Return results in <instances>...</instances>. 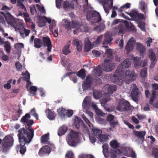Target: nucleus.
Returning <instances> with one entry per match:
<instances>
[{
    "label": "nucleus",
    "mask_w": 158,
    "mask_h": 158,
    "mask_svg": "<svg viewBox=\"0 0 158 158\" xmlns=\"http://www.w3.org/2000/svg\"><path fill=\"white\" fill-rule=\"evenodd\" d=\"M104 37L105 39L102 44L103 45V47L106 48L108 47V46L107 45L110 44L112 41L113 39L111 35L108 33L105 34Z\"/></svg>",
    "instance_id": "16"
},
{
    "label": "nucleus",
    "mask_w": 158,
    "mask_h": 158,
    "mask_svg": "<svg viewBox=\"0 0 158 158\" xmlns=\"http://www.w3.org/2000/svg\"><path fill=\"white\" fill-rule=\"evenodd\" d=\"M37 88L36 86H31L30 87L29 92L30 95L31 96H33L36 94V92L37 91Z\"/></svg>",
    "instance_id": "37"
},
{
    "label": "nucleus",
    "mask_w": 158,
    "mask_h": 158,
    "mask_svg": "<svg viewBox=\"0 0 158 158\" xmlns=\"http://www.w3.org/2000/svg\"><path fill=\"white\" fill-rule=\"evenodd\" d=\"M103 37V36L102 35H101L97 38L96 41L93 43V45L95 47L97 46L101 42Z\"/></svg>",
    "instance_id": "43"
},
{
    "label": "nucleus",
    "mask_w": 158,
    "mask_h": 158,
    "mask_svg": "<svg viewBox=\"0 0 158 158\" xmlns=\"http://www.w3.org/2000/svg\"><path fill=\"white\" fill-rule=\"evenodd\" d=\"M139 6L141 10H143L144 12H145L147 6L145 5V2L143 1H141L139 2Z\"/></svg>",
    "instance_id": "50"
},
{
    "label": "nucleus",
    "mask_w": 158,
    "mask_h": 158,
    "mask_svg": "<svg viewBox=\"0 0 158 158\" xmlns=\"http://www.w3.org/2000/svg\"><path fill=\"white\" fill-rule=\"evenodd\" d=\"M134 135L143 142L144 140V136L146 132L145 131H138L135 130L133 131Z\"/></svg>",
    "instance_id": "20"
},
{
    "label": "nucleus",
    "mask_w": 158,
    "mask_h": 158,
    "mask_svg": "<svg viewBox=\"0 0 158 158\" xmlns=\"http://www.w3.org/2000/svg\"><path fill=\"white\" fill-rule=\"evenodd\" d=\"M114 116L112 114H110L106 118L107 122H110L114 120Z\"/></svg>",
    "instance_id": "64"
},
{
    "label": "nucleus",
    "mask_w": 158,
    "mask_h": 158,
    "mask_svg": "<svg viewBox=\"0 0 158 158\" xmlns=\"http://www.w3.org/2000/svg\"><path fill=\"white\" fill-rule=\"evenodd\" d=\"M127 13L129 15L133 20L138 23V26L141 30L145 31V23L141 21L144 18L143 14H139L135 10H132L129 13L128 12Z\"/></svg>",
    "instance_id": "4"
},
{
    "label": "nucleus",
    "mask_w": 158,
    "mask_h": 158,
    "mask_svg": "<svg viewBox=\"0 0 158 158\" xmlns=\"http://www.w3.org/2000/svg\"><path fill=\"white\" fill-rule=\"evenodd\" d=\"M152 155L156 158H158V148H153L152 151Z\"/></svg>",
    "instance_id": "54"
},
{
    "label": "nucleus",
    "mask_w": 158,
    "mask_h": 158,
    "mask_svg": "<svg viewBox=\"0 0 158 158\" xmlns=\"http://www.w3.org/2000/svg\"><path fill=\"white\" fill-rule=\"evenodd\" d=\"M5 12H0V22L3 23L5 22Z\"/></svg>",
    "instance_id": "58"
},
{
    "label": "nucleus",
    "mask_w": 158,
    "mask_h": 158,
    "mask_svg": "<svg viewBox=\"0 0 158 158\" xmlns=\"http://www.w3.org/2000/svg\"><path fill=\"white\" fill-rule=\"evenodd\" d=\"M92 131L95 136H98V137L99 135H101L102 133V131L101 130L96 128H93L92 129Z\"/></svg>",
    "instance_id": "36"
},
{
    "label": "nucleus",
    "mask_w": 158,
    "mask_h": 158,
    "mask_svg": "<svg viewBox=\"0 0 158 158\" xmlns=\"http://www.w3.org/2000/svg\"><path fill=\"white\" fill-rule=\"evenodd\" d=\"M72 23L71 22H67L64 25V27L66 29L68 30H69L72 28Z\"/></svg>",
    "instance_id": "60"
},
{
    "label": "nucleus",
    "mask_w": 158,
    "mask_h": 158,
    "mask_svg": "<svg viewBox=\"0 0 158 158\" xmlns=\"http://www.w3.org/2000/svg\"><path fill=\"white\" fill-rule=\"evenodd\" d=\"M15 65L18 71L22 69V66L19 62H16L15 63Z\"/></svg>",
    "instance_id": "63"
},
{
    "label": "nucleus",
    "mask_w": 158,
    "mask_h": 158,
    "mask_svg": "<svg viewBox=\"0 0 158 158\" xmlns=\"http://www.w3.org/2000/svg\"><path fill=\"white\" fill-rule=\"evenodd\" d=\"M111 148L116 149L119 147L120 144L116 140H113L110 143Z\"/></svg>",
    "instance_id": "33"
},
{
    "label": "nucleus",
    "mask_w": 158,
    "mask_h": 158,
    "mask_svg": "<svg viewBox=\"0 0 158 158\" xmlns=\"http://www.w3.org/2000/svg\"><path fill=\"white\" fill-rule=\"evenodd\" d=\"M22 75L25 76L23 80L26 81L27 82H29L30 84H31V82H29V79L30 78V73L28 71H26L24 73H23Z\"/></svg>",
    "instance_id": "45"
},
{
    "label": "nucleus",
    "mask_w": 158,
    "mask_h": 158,
    "mask_svg": "<svg viewBox=\"0 0 158 158\" xmlns=\"http://www.w3.org/2000/svg\"><path fill=\"white\" fill-rule=\"evenodd\" d=\"M110 3L109 4V2H107V4L102 5L104 9L107 14H108L110 10L113 6V1L112 0L110 1Z\"/></svg>",
    "instance_id": "27"
},
{
    "label": "nucleus",
    "mask_w": 158,
    "mask_h": 158,
    "mask_svg": "<svg viewBox=\"0 0 158 158\" xmlns=\"http://www.w3.org/2000/svg\"><path fill=\"white\" fill-rule=\"evenodd\" d=\"M45 112L46 113L47 117L49 120H52L55 119V114L50 110L47 109Z\"/></svg>",
    "instance_id": "23"
},
{
    "label": "nucleus",
    "mask_w": 158,
    "mask_h": 158,
    "mask_svg": "<svg viewBox=\"0 0 158 158\" xmlns=\"http://www.w3.org/2000/svg\"><path fill=\"white\" fill-rule=\"evenodd\" d=\"M98 139L100 142H103L106 141L108 139V136L105 135H101L98 137Z\"/></svg>",
    "instance_id": "44"
},
{
    "label": "nucleus",
    "mask_w": 158,
    "mask_h": 158,
    "mask_svg": "<svg viewBox=\"0 0 158 158\" xmlns=\"http://www.w3.org/2000/svg\"><path fill=\"white\" fill-rule=\"evenodd\" d=\"M149 57L150 59L151 60H156V55L155 53L152 51V50L150 49L149 50Z\"/></svg>",
    "instance_id": "47"
},
{
    "label": "nucleus",
    "mask_w": 158,
    "mask_h": 158,
    "mask_svg": "<svg viewBox=\"0 0 158 158\" xmlns=\"http://www.w3.org/2000/svg\"><path fill=\"white\" fill-rule=\"evenodd\" d=\"M18 136L19 145L16 146L15 150L17 152H19L21 154L24 155L27 150L25 145H28L31 141L32 138L22 135L21 133L20 134H18Z\"/></svg>",
    "instance_id": "1"
},
{
    "label": "nucleus",
    "mask_w": 158,
    "mask_h": 158,
    "mask_svg": "<svg viewBox=\"0 0 158 158\" xmlns=\"http://www.w3.org/2000/svg\"><path fill=\"white\" fill-rule=\"evenodd\" d=\"M77 75L82 78V79L85 78V69H82L79 70L77 74Z\"/></svg>",
    "instance_id": "38"
},
{
    "label": "nucleus",
    "mask_w": 158,
    "mask_h": 158,
    "mask_svg": "<svg viewBox=\"0 0 158 158\" xmlns=\"http://www.w3.org/2000/svg\"><path fill=\"white\" fill-rule=\"evenodd\" d=\"M74 124L76 127L78 129L81 125H83L84 123L81 118L77 117V119L75 120Z\"/></svg>",
    "instance_id": "31"
},
{
    "label": "nucleus",
    "mask_w": 158,
    "mask_h": 158,
    "mask_svg": "<svg viewBox=\"0 0 158 158\" xmlns=\"http://www.w3.org/2000/svg\"><path fill=\"white\" fill-rule=\"evenodd\" d=\"M30 114L31 115L34 116L37 119H38V116L36 113V110L35 108H33L31 110Z\"/></svg>",
    "instance_id": "52"
},
{
    "label": "nucleus",
    "mask_w": 158,
    "mask_h": 158,
    "mask_svg": "<svg viewBox=\"0 0 158 158\" xmlns=\"http://www.w3.org/2000/svg\"><path fill=\"white\" fill-rule=\"evenodd\" d=\"M135 88L132 89L131 93V96L132 99L135 101H137L139 97L138 89L137 88L135 84H133L132 87Z\"/></svg>",
    "instance_id": "17"
},
{
    "label": "nucleus",
    "mask_w": 158,
    "mask_h": 158,
    "mask_svg": "<svg viewBox=\"0 0 158 158\" xmlns=\"http://www.w3.org/2000/svg\"><path fill=\"white\" fill-rule=\"evenodd\" d=\"M49 139V134L48 133L42 135L41 137V143L44 144H50V142L48 141Z\"/></svg>",
    "instance_id": "26"
},
{
    "label": "nucleus",
    "mask_w": 158,
    "mask_h": 158,
    "mask_svg": "<svg viewBox=\"0 0 158 158\" xmlns=\"http://www.w3.org/2000/svg\"><path fill=\"white\" fill-rule=\"evenodd\" d=\"M115 66V64L112 63L110 60L105 59L102 65V69L106 72H110L114 69Z\"/></svg>",
    "instance_id": "7"
},
{
    "label": "nucleus",
    "mask_w": 158,
    "mask_h": 158,
    "mask_svg": "<svg viewBox=\"0 0 158 158\" xmlns=\"http://www.w3.org/2000/svg\"><path fill=\"white\" fill-rule=\"evenodd\" d=\"M131 60L130 59H125L122 63L121 65V67L122 69H125L128 68L131 64Z\"/></svg>",
    "instance_id": "24"
},
{
    "label": "nucleus",
    "mask_w": 158,
    "mask_h": 158,
    "mask_svg": "<svg viewBox=\"0 0 158 158\" xmlns=\"http://www.w3.org/2000/svg\"><path fill=\"white\" fill-rule=\"evenodd\" d=\"M50 153V148L48 145L42 147L39 150L38 154L40 156L43 155H49Z\"/></svg>",
    "instance_id": "19"
},
{
    "label": "nucleus",
    "mask_w": 158,
    "mask_h": 158,
    "mask_svg": "<svg viewBox=\"0 0 158 158\" xmlns=\"http://www.w3.org/2000/svg\"><path fill=\"white\" fill-rule=\"evenodd\" d=\"M47 18L45 16H43L40 19V22L43 24L40 26L41 27H42L45 25V22H47Z\"/></svg>",
    "instance_id": "62"
},
{
    "label": "nucleus",
    "mask_w": 158,
    "mask_h": 158,
    "mask_svg": "<svg viewBox=\"0 0 158 158\" xmlns=\"http://www.w3.org/2000/svg\"><path fill=\"white\" fill-rule=\"evenodd\" d=\"M67 129L65 127L62 126L60 127L58 131V134L59 136L64 135L67 131Z\"/></svg>",
    "instance_id": "34"
},
{
    "label": "nucleus",
    "mask_w": 158,
    "mask_h": 158,
    "mask_svg": "<svg viewBox=\"0 0 158 158\" xmlns=\"http://www.w3.org/2000/svg\"><path fill=\"white\" fill-rule=\"evenodd\" d=\"M4 46L6 51L7 53H10L11 49L10 43L8 41L5 42L4 44Z\"/></svg>",
    "instance_id": "40"
},
{
    "label": "nucleus",
    "mask_w": 158,
    "mask_h": 158,
    "mask_svg": "<svg viewBox=\"0 0 158 158\" xmlns=\"http://www.w3.org/2000/svg\"><path fill=\"white\" fill-rule=\"evenodd\" d=\"M66 110L61 107L57 109L58 115L61 118H64L65 116Z\"/></svg>",
    "instance_id": "28"
},
{
    "label": "nucleus",
    "mask_w": 158,
    "mask_h": 158,
    "mask_svg": "<svg viewBox=\"0 0 158 158\" xmlns=\"http://www.w3.org/2000/svg\"><path fill=\"white\" fill-rule=\"evenodd\" d=\"M133 62L134 66L136 68L139 67H143L147 64L145 61L142 62L141 58L139 57H134L133 59Z\"/></svg>",
    "instance_id": "15"
},
{
    "label": "nucleus",
    "mask_w": 158,
    "mask_h": 158,
    "mask_svg": "<svg viewBox=\"0 0 158 158\" xmlns=\"http://www.w3.org/2000/svg\"><path fill=\"white\" fill-rule=\"evenodd\" d=\"M93 81V78L90 76H87L82 84V89L83 91L90 89Z\"/></svg>",
    "instance_id": "10"
},
{
    "label": "nucleus",
    "mask_w": 158,
    "mask_h": 158,
    "mask_svg": "<svg viewBox=\"0 0 158 158\" xmlns=\"http://www.w3.org/2000/svg\"><path fill=\"white\" fill-rule=\"evenodd\" d=\"M5 19L7 23L12 27H15L16 23L15 18L9 12H5Z\"/></svg>",
    "instance_id": "9"
},
{
    "label": "nucleus",
    "mask_w": 158,
    "mask_h": 158,
    "mask_svg": "<svg viewBox=\"0 0 158 158\" xmlns=\"http://www.w3.org/2000/svg\"><path fill=\"white\" fill-rule=\"evenodd\" d=\"M93 96L95 99H99L102 97V94L98 91L95 90L93 91Z\"/></svg>",
    "instance_id": "42"
},
{
    "label": "nucleus",
    "mask_w": 158,
    "mask_h": 158,
    "mask_svg": "<svg viewBox=\"0 0 158 158\" xmlns=\"http://www.w3.org/2000/svg\"><path fill=\"white\" fill-rule=\"evenodd\" d=\"M147 75V69L146 68H143L141 71L140 75L141 77L145 78Z\"/></svg>",
    "instance_id": "49"
},
{
    "label": "nucleus",
    "mask_w": 158,
    "mask_h": 158,
    "mask_svg": "<svg viewBox=\"0 0 158 158\" xmlns=\"http://www.w3.org/2000/svg\"><path fill=\"white\" fill-rule=\"evenodd\" d=\"M30 115L29 114H26L24 116L22 117L21 119L20 122L23 123H25L26 122L29 120L28 118H30Z\"/></svg>",
    "instance_id": "39"
},
{
    "label": "nucleus",
    "mask_w": 158,
    "mask_h": 158,
    "mask_svg": "<svg viewBox=\"0 0 158 158\" xmlns=\"http://www.w3.org/2000/svg\"><path fill=\"white\" fill-rule=\"evenodd\" d=\"M91 105V99L88 96L86 97L83 102L82 106L83 108L85 110H88L89 109Z\"/></svg>",
    "instance_id": "22"
},
{
    "label": "nucleus",
    "mask_w": 158,
    "mask_h": 158,
    "mask_svg": "<svg viewBox=\"0 0 158 158\" xmlns=\"http://www.w3.org/2000/svg\"><path fill=\"white\" fill-rule=\"evenodd\" d=\"M152 88L154 89L152 90V94L150 98L149 101V103L150 104H152L153 102L156 97L158 95V84H154L152 85Z\"/></svg>",
    "instance_id": "11"
},
{
    "label": "nucleus",
    "mask_w": 158,
    "mask_h": 158,
    "mask_svg": "<svg viewBox=\"0 0 158 158\" xmlns=\"http://www.w3.org/2000/svg\"><path fill=\"white\" fill-rule=\"evenodd\" d=\"M104 88L109 94H112L113 91H116L117 89V87L115 85H111L109 84L105 85Z\"/></svg>",
    "instance_id": "21"
},
{
    "label": "nucleus",
    "mask_w": 158,
    "mask_h": 158,
    "mask_svg": "<svg viewBox=\"0 0 158 158\" xmlns=\"http://www.w3.org/2000/svg\"><path fill=\"white\" fill-rule=\"evenodd\" d=\"M70 46V44H67L66 45L64 46L62 51L63 54L67 55L70 52L69 49Z\"/></svg>",
    "instance_id": "41"
},
{
    "label": "nucleus",
    "mask_w": 158,
    "mask_h": 158,
    "mask_svg": "<svg viewBox=\"0 0 158 158\" xmlns=\"http://www.w3.org/2000/svg\"><path fill=\"white\" fill-rule=\"evenodd\" d=\"M14 48L19 50V49H21L22 48H23L24 45L22 43H18L15 44L14 45Z\"/></svg>",
    "instance_id": "57"
},
{
    "label": "nucleus",
    "mask_w": 158,
    "mask_h": 158,
    "mask_svg": "<svg viewBox=\"0 0 158 158\" xmlns=\"http://www.w3.org/2000/svg\"><path fill=\"white\" fill-rule=\"evenodd\" d=\"M17 5L19 6V8L22 9L23 11H26V9L25 6L23 4L22 2L21 1H18L17 2Z\"/></svg>",
    "instance_id": "53"
},
{
    "label": "nucleus",
    "mask_w": 158,
    "mask_h": 158,
    "mask_svg": "<svg viewBox=\"0 0 158 158\" xmlns=\"http://www.w3.org/2000/svg\"><path fill=\"white\" fill-rule=\"evenodd\" d=\"M14 140L13 137L10 135H7L2 140L0 139V151L6 153L13 145Z\"/></svg>",
    "instance_id": "2"
},
{
    "label": "nucleus",
    "mask_w": 158,
    "mask_h": 158,
    "mask_svg": "<svg viewBox=\"0 0 158 158\" xmlns=\"http://www.w3.org/2000/svg\"><path fill=\"white\" fill-rule=\"evenodd\" d=\"M117 109L120 111H127L131 109L130 103L126 101L120 102L117 107Z\"/></svg>",
    "instance_id": "8"
},
{
    "label": "nucleus",
    "mask_w": 158,
    "mask_h": 158,
    "mask_svg": "<svg viewBox=\"0 0 158 158\" xmlns=\"http://www.w3.org/2000/svg\"><path fill=\"white\" fill-rule=\"evenodd\" d=\"M135 41L133 38H130L127 42L125 47V50L126 51L127 54H129L130 52L134 48V45Z\"/></svg>",
    "instance_id": "12"
},
{
    "label": "nucleus",
    "mask_w": 158,
    "mask_h": 158,
    "mask_svg": "<svg viewBox=\"0 0 158 158\" xmlns=\"http://www.w3.org/2000/svg\"><path fill=\"white\" fill-rule=\"evenodd\" d=\"M109 124L111 127L114 128L118 124V122L117 120H114L109 122Z\"/></svg>",
    "instance_id": "55"
},
{
    "label": "nucleus",
    "mask_w": 158,
    "mask_h": 158,
    "mask_svg": "<svg viewBox=\"0 0 158 158\" xmlns=\"http://www.w3.org/2000/svg\"><path fill=\"white\" fill-rule=\"evenodd\" d=\"M72 23V28H74L78 27L79 26V22L78 21L73 20L71 22Z\"/></svg>",
    "instance_id": "59"
},
{
    "label": "nucleus",
    "mask_w": 158,
    "mask_h": 158,
    "mask_svg": "<svg viewBox=\"0 0 158 158\" xmlns=\"http://www.w3.org/2000/svg\"><path fill=\"white\" fill-rule=\"evenodd\" d=\"M27 126L25 128L23 127L20 128L18 131V134H20V133L22 135L32 138L34 135V131L32 127V125L34 123V121L33 120L30 119L26 122Z\"/></svg>",
    "instance_id": "3"
},
{
    "label": "nucleus",
    "mask_w": 158,
    "mask_h": 158,
    "mask_svg": "<svg viewBox=\"0 0 158 158\" xmlns=\"http://www.w3.org/2000/svg\"><path fill=\"white\" fill-rule=\"evenodd\" d=\"M78 138L77 133L73 131H71L67 137V141L68 144L72 147L76 146L77 145Z\"/></svg>",
    "instance_id": "5"
},
{
    "label": "nucleus",
    "mask_w": 158,
    "mask_h": 158,
    "mask_svg": "<svg viewBox=\"0 0 158 158\" xmlns=\"http://www.w3.org/2000/svg\"><path fill=\"white\" fill-rule=\"evenodd\" d=\"M106 53L107 55V57L109 58V60H110L112 57V51L110 49H107L106 50Z\"/></svg>",
    "instance_id": "51"
},
{
    "label": "nucleus",
    "mask_w": 158,
    "mask_h": 158,
    "mask_svg": "<svg viewBox=\"0 0 158 158\" xmlns=\"http://www.w3.org/2000/svg\"><path fill=\"white\" fill-rule=\"evenodd\" d=\"M86 18L88 21L93 19L95 23L99 22L102 20L99 13L95 10L89 11L87 13Z\"/></svg>",
    "instance_id": "6"
},
{
    "label": "nucleus",
    "mask_w": 158,
    "mask_h": 158,
    "mask_svg": "<svg viewBox=\"0 0 158 158\" xmlns=\"http://www.w3.org/2000/svg\"><path fill=\"white\" fill-rule=\"evenodd\" d=\"M114 32V33H118L122 34H124L126 31V27L123 24H120L118 26L113 28Z\"/></svg>",
    "instance_id": "14"
},
{
    "label": "nucleus",
    "mask_w": 158,
    "mask_h": 158,
    "mask_svg": "<svg viewBox=\"0 0 158 158\" xmlns=\"http://www.w3.org/2000/svg\"><path fill=\"white\" fill-rule=\"evenodd\" d=\"M56 25V22L55 20L52 21V23L50 24L49 27V29L50 31L53 33V29L55 28Z\"/></svg>",
    "instance_id": "48"
},
{
    "label": "nucleus",
    "mask_w": 158,
    "mask_h": 158,
    "mask_svg": "<svg viewBox=\"0 0 158 158\" xmlns=\"http://www.w3.org/2000/svg\"><path fill=\"white\" fill-rule=\"evenodd\" d=\"M34 43V47L38 48H40L42 44V40L38 38L35 39Z\"/></svg>",
    "instance_id": "30"
},
{
    "label": "nucleus",
    "mask_w": 158,
    "mask_h": 158,
    "mask_svg": "<svg viewBox=\"0 0 158 158\" xmlns=\"http://www.w3.org/2000/svg\"><path fill=\"white\" fill-rule=\"evenodd\" d=\"M43 40L44 45L47 46L48 51L50 52L51 51L52 45L50 38L48 37H44L43 38Z\"/></svg>",
    "instance_id": "18"
},
{
    "label": "nucleus",
    "mask_w": 158,
    "mask_h": 158,
    "mask_svg": "<svg viewBox=\"0 0 158 158\" xmlns=\"http://www.w3.org/2000/svg\"><path fill=\"white\" fill-rule=\"evenodd\" d=\"M73 42L74 45L76 46L77 51H81L82 50V42L78 39H74Z\"/></svg>",
    "instance_id": "25"
},
{
    "label": "nucleus",
    "mask_w": 158,
    "mask_h": 158,
    "mask_svg": "<svg viewBox=\"0 0 158 158\" xmlns=\"http://www.w3.org/2000/svg\"><path fill=\"white\" fill-rule=\"evenodd\" d=\"M102 83V80L100 78L97 77L94 78H93L92 83H93L94 85H97Z\"/></svg>",
    "instance_id": "46"
},
{
    "label": "nucleus",
    "mask_w": 158,
    "mask_h": 158,
    "mask_svg": "<svg viewBox=\"0 0 158 158\" xmlns=\"http://www.w3.org/2000/svg\"><path fill=\"white\" fill-rule=\"evenodd\" d=\"M125 75L126 76L130 78V79H128L126 80V83L128 84L131 83V82L135 80L136 76V75L134 70H127L125 72Z\"/></svg>",
    "instance_id": "13"
},
{
    "label": "nucleus",
    "mask_w": 158,
    "mask_h": 158,
    "mask_svg": "<svg viewBox=\"0 0 158 158\" xmlns=\"http://www.w3.org/2000/svg\"><path fill=\"white\" fill-rule=\"evenodd\" d=\"M117 155V153L116 150H112L110 152L111 158H116Z\"/></svg>",
    "instance_id": "61"
},
{
    "label": "nucleus",
    "mask_w": 158,
    "mask_h": 158,
    "mask_svg": "<svg viewBox=\"0 0 158 158\" xmlns=\"http://www.w3.org/2000/svg\"><path fill=\"white\" fill-rule=\"evenodd\" d=\"M94 72L97 76H100L101 75L102 71L101 69V66L98 65L94 70Z\"/></svg>",
    "instance_id": "35"
},
{
    "label": "nucleus",
    "mask_w": 158,
    "mask_h": 158,
    "mask_svg": "<svg viewBox=\"0 0 158 158\" xmlns=\"http://www.w3.org/2000/svg\"><path fill=\"white\" fill-rule=\"evenodd\" d=\"M136 45L137 50L140 53H143L145 51V49L143 44L141 43H137Z\"/></svg>",
    "instance_id": "32"
},
{
    "label": "nucleus",
    "mask_w": 158,
    "mask_h": 158,
    "mask_svg": "<svg viewBox=\"0 0 158 158\" xmlns=\"http://www.w3.org/2000/svg\"><path fill=\"white\" fill-rule=\"evenodd\" d=\"M85 50L87 52L89 51L92 48L91 43L88 38H85L84 40Z\"/></svg>",
    "instance_id": "29"
},
{
    "label": "nucleus",
    "mask_w": 158,
    "mask_h": 158,
    "mask_svg": "<svg viewBox=\"0 0 158 158\" xmlns=\"http://www.w3.org/2000/svg\"><path fill=\"white\" fill-rule=\"evenodd\" d=\"M127 29L134 32H135L136 31L135 27L133 25V24L131 22H130V26Z\"/></svg>",
    "instance_id": "56"
}]
</instances>
